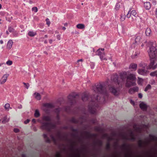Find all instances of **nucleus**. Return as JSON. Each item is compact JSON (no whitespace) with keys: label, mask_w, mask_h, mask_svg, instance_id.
<instances>
[{"label":"nucleus","mask_w":157,"mask_h":157,"mask_svg":"<svg viewBox=\"0 0 157 157\" xmlns=\"http://www.w3.org/2000/svg\"><path fill=\"white\" fill-rule=\"evenodd\" d=\"M130 103L133 105H135V103L132 100H130Z\"/></svg>","instance_id":"38"},{"label":"nucleus","mask_w":157,"mask_h":157,"mask_svg":"<svg viewBox=\"0 0 157 157\" xmlns=\"http://www.w3.org/2000/svg\"><path fill=\"white\" fill-rule=\"evenodd\" d=\"M45 43H47V41L46 40L45 41V42H44Z\"/></svg>","instance_id":"51"},{"label":"nucleus","mask_w":157,"mask_h":157,"mask_svg":"<svg viewBox=\"0 0 157 157\" xmlns=\"http://www.w3.org/2000/svg\"><path fill=\"white\" fill-rule=\"evenodd\" d=\"M76 27L79 29H83L85 28V25L82 24H79L76 25Z\"/></svg>","instance_id":"16"},{"label":"nucleus","mask_w":157,"mask_h":157,"mask_svg":"<svg viewBox=\"0 0 157 157\" xmlns=\"http://www.w3.org/2000/svg\"><path fill=\"white\" fill-rule=\"evenodd\" d=\"M149 44L151 46V47H155L154 46L155 45H156L155 42L150 41L149 42Z\"/></svg>","instance_id":"25"},{"label":"nucleus","mask_w":157,"mask_h":157,"mask_svg":"<svg viewBox=\"0 0 157 157\" xmlns=\"http://www.w3.org/2000/svg\"><path fill=\"white\" fill-rule=\"evenodd\" d=\"M29 119H27L26 121H24V123L25 124H27L29 122Z\"/></svg>","instance_id":"37"},{"label":"nucleus","mask_w":157,"mask_h":157,"mask_svg":"<svg viewBox=\"0 0 157 157\" xmlns=\"http://www.w3.org/2000/svg\"><path fill=\"white\" fill-rule=\"evenodd\" d=\"M24 84L25 85V87L27 89H28L29 86V84L28 83H24Z\"/></svg>","instance_id":"32"},{"label":"nucleus","mask_w":157,"mask_h":157,"mask_svg":"<svg viewBox=\"0 0 157 157\" xmlns=\"http://www.w3.org/2000/svg\"><path fill=\"white\" fill-rule=\"evenodd\" d=\"M104 50V48H102L101 50L99 49L97 51V54L100 56L101 60H107V59L105 57Z\"/></svg>","instance_id":"4"},{"label":"nucleus","mask_w":157,"mask_h":157,"mask_svg":"<svg viewBox=\"0 0 157 157\" xmlns=\"http://www.w3.org/2000/svg\"><path fill=\"white\" fill-rule=\"evenodd\" d=\"M121 32L122 33H125V31L124 29L123 28H122V29H121Z\"/></svg>","instance_id":"34"},{"label":"nucleus","mask_w":157,"mask_h":157,"mask_svg":"<svg viewBox=\"0 0 157 157\" xmlns=\"http://www.w3.org/2000/svg\"><path fill=\"white\" fill-rule=\"evenodd\" d=\"M140 108L143 110H145L147 107V105L143 102L141 103L140 104Z\"/></svg>","instance_id":"9"},{"label":"nucleus","mask_w":157,"mask_h":157,"mask_svg":"<svg viewBox=\"0 0 157 157\" xmlns=\"http://www.w3.org/2000/svg\"><path fill=\"white\" fill-rule=\"evenodd\" d=\"M94 90L97 94L101 93L103 90V87L101 85H98L94 87Z\"/></svg>","instance_id":"6"},{"label":"nucleus","mask_w":157,"mask_h":157,"mask_svg":"<svg viewBox=\"0 0 157 157\" xmlns=\"http://www.w3.org/2000/svg\"><path fill=\"white\" fill-rule=\"evenodd\" d=\"M4 107L6 110H8L10 108V104L8 103L6 104L4 106Z\"/></svg>","instance_id":"23"},{"label":"nucleus","mask_w":157,"mask_h":157,"mask_svg":"<svg viewBox=\"0 0 157 157\" xmlns=\"http://www.w3.org/2000/svg\"><path fill=\"white\" fill-rule=\"evenodd\" d=\"M150 75L152 76H157V71H155L150 73Z\"/></svg>","instance_id":"24"},{"label":"nucleus","mask_w":157,"mask_h":157,"mask_svg":"<svg viewBox=\"0 0 157 157\" xmlns=\"http://www.w3.org/2000/svg\"><path fill=\"white\" fill-rule=\"evenodd\" d=\"M32 10L35 12H36L38 11V9L36 7H34L32 8Z\"/></svg>","instance_id":"28"},{"label":"nucleus","mask_w":157,"mask_h":157,"mask_svg":"<svg viewBox=\"0 0 157 157\" xmlns=\"http://www.w3.org/2000/svg\"><path fill=\"white\" fill-rule=\"evenodd\" d=\"M45 125H47V126H48V125H48V124H43V125H42V128H44V126H45Z\"/></svg>","instance_id":"39"},{"label":"nucleus","mask_w":157,"mask_h":157,"mask_svg":"<svg viewBox=\"0 0 157 157\" xmlns=\"http://www.w3.org/2000/svg\"><path fill=\"white\" fill-rule=\"evenodd\" d=\"M126 15L125 14H122L121 15L120 20L121 21H124L125 19Z\"/></svg>","instance_id":"20"},{"label":"nucleus","mask_w":157,"mask_h":157,"mask_svg":"<svg viewBox=\"0 0 157 157\" xmlns=\"http://www.w3.org/2000/svg\"><path fill=\"white\" fill-rule=\"evenodd\" d=\"M62 29L63 30H65L66 29V28L64 27H63L62 28Z\"/></svg>","instance_id":"44"},{"label":"nucleus","mask_w":157,"mask_h":157,"mask_svg":"<svg viewBox=\"0 0 157 157\" xmlns=\"http://www.w3.org/2000/svg\"><path fill=\"white\" fill-rule=\"evenodd\" d=\"M9 120V118H7V116H6L3 118V120L2 121V123L3 124H5L8 122Z\"/></svg>","instance_id":"17"},{"label":"nucleus","mask_w":157,"mask_h":157,"mask_svg":"<svg viewBox=\"0 0 157 157\" xmlns=\"http://www.w3.org/2000/svg\"><path fill=\"white\" fill-rule=\"evenodd\" d=\"M97 100H98V98H97Z\"/></svg>","instance_id":"56"},{"label":"nucleus","mask_w":157,"mask_h":157,"mask_svg":"<svg viewBox=\"0 0 157 157\" xmlns=\"http://www.w3.org/2000/svg\"><path fill=\"white\" fill-rule=\"evenodd\" d=\"M6 63L9 65H11L12 64V62L11 60H9L6 62Z\"/></svg>","instance_id":"29"},{"label":"nucleus","mask_w":157,"mask_h":157,"mask_svg":"<svg viewBox=\"0 0 157 157\" xmlns=\"http://www.w3.org/2000/svg\"><path fill=\"white\" fill-rule=\"evenodd\" d=\"M8 76V74H5L2 77L1 79L0 80V83L1 84H2L6 82L7 78Z\"/></svg>","instance_id":"7"},{"label":"nucleus","mask_w":157,"mask_h":157,"mask_svg":"<svg viewBox=\"0 0 157 157\" xmlns=\"http://www.w3.org/2000/svg\"><path fill=\"white\" fill-rule=\"evenodd\" d=\"M34 95L37 100H39L41 99V96L39 94L36 93L34 94Z\"/></svg>","instance_id":"14"},{"label":"nucleus","mask_w":157,"mask_h":157,"mask_svg":"<svg viewBox=\"0 0 157 157\" xmlns=\"http://www.w3.org/2000/svg\"><path fill=\"white\" fill-rule=\"evenodd\" d=\"M156 16H157V10H156Z\"/></svg>","instance_id":"48"},{"label":"nucleus","mask_w":157,"mask_h":157,"mask_svg":"<svg viewBox=\"0 0 157 157\" xmlns=\"http://www.w3.org/2000/svg\"><path fill=\"white\" fill-rule=\"evenodd\" d=\"M151 67V68H153V69H154V68H154V67Z\"/></svg>","instance_id":"55"},{"label":"nucleus","mask_w":157,"mask_h":157,"mask_svg":"<svg viewBox=\"0 0 157 157\" xmlns=\"http://www.w3.org/2000/svg\"><path fill=\"white\" fill-rule=\"evenodd\" d=\"M136 42V43H139L141 41V38L140 36L137 37L135 39Z\"/></svg>","instance_id":"22"},{"label":"nucleus","mask_w":157,"mask_h":157,"mask_svg":"<svg viewBox=\"0 0 157 157\" xmlns=\"http://www.w3.org/2000/svg\"><path fill=\"white\" fill-rule=\"evenodd\" d=\"M80 61L82 62L83 61V59H78L77 61V62H80Z\"/></svg>","instance_id":"41"},{"label":"nucleus","mask_w":157,"mask_h":157,"mask_svg":"<svg viewBox=\"0 0 157 157\" xmlns=\"http://www.w3.org/2000/svg\"><path fill=\"white\" fill-rule=\"evenodd\" d=\"M32 122L35 123L36 122V120L35 119H33L32 120Z\"/></svg>","instance_id":"42"},{"label":"nucleus","mask_w":157,"mask_h":157,"mask_svg":"<svg viewBox=\"0 0 157 157\" xmlns=\"http://www.w3.org/2000/svg\"><path fill=\"white\" fill-rule=\"evenodd\" d=\"M1 19H0V24H1Z\"/></svg>","instance_id":"53"},{"label":"nucleus","mask_w":157,"mask_h":157,"mask_svg":"<svg viewBox=\"0 0 157 157\" xmlns=\"http://www.w3.org/2000/svg\"><path fill=\"white\" fill-rule=\"evenodd\" d=\"M34 116L36 117H38L40 116V113L38 110L36 109L35 110Z\"/></svg>","instance_id":"18"},{"label":"nucleus","mask_w":157,"mask_h":157,"mask_svg":"<svg viewBox=\"0 0 157 157\" xmlns=\"http://www.w3.org/2000/svg\"><path fill=\"white\" fill-rule=\"evenodd\" d=\"M87 98L86 96H84V97H82V99L83 101L87 100Z\"/></svg>","instance_id":"33"},{"label":"nucleus","mask_w":157,"mask_h":157,"mask_svg":"<svg viewBox=\"0 0 157 157\" xmlns=\"http://www.w3.org/2000/svg\"><path fill=\"white\" fill-rule=\"evenodd\" d=\"M139 54V53L136 52H134L133 53L132 55V58H136L137 56Z\"/></svg>","instance_id":"21"},{"label":"nucleus","mask_w":157,"mask_h":157,"mask_svg":"<svg viewBox=\"0 0 157 157\" xmlns=\"http://www.w3.org/2000/svg\"><path fill=\"white\" fill-rule=\"evenodd\" d=\"M142 94L141 93H139L138 94V97L139 98H141L142 97Z\"/></svg>","instance_id":"36"},{"label":"nucleus","mask_w":157,"mask_h":157,"mask_svg":"<svg viewBox=\"0 0 157 157\" xmlns=\"http://www.w3.org/2000/svg\"><path fill=\"white\" fill-rule=\"evenodd\" d=\"M137 65L134 63L131 64L129 66V68L135 71L137 68Z\"/></svg>","instance_id":"11"},{"label":"nucleus","mask_w":157,"mask_h":157,"mask_svg":"<svg viewBox=\"0 0 157 157\" xmlns=\"http://www.w3.org/2000/svg\"><path fill=\"white\" fill-rule=\"evenodd\" d=\"M144 7L147 10L150 9L151 7L150 3L149 2L145 3L144 4Z\"/></svg>","instance_id":"12"},{"label":"nucleus","mask_w":157,"mask_h":157,"mask_svg":"<svg viewBox=\"0 0 157 157\" xmlns=\"http://www.w3.org/2000/svg\"><path fill=\"white\" fill-rule=\"evenodd\" d=\"M0 42L1 44H2L3 43V41L2 40H1L0 41Z\"/></svg>","instance_id":"45"},{"label":"nucleus","mask_w":157,"mask_h":157,"mask_svg":"<svg viewBox=\"0 0 157 157\" xmlns=\"http://www.w3.org/2000/svg\"><path fill=\"white\" fill-rule=\"evenodd\" d=\"M141 47H143L144 46V45L143 44H142L141 45Z\"/></svg>","instance_id":"49"},{"label":"nucleus","mask_w":157,"mask_h":157,"mask_svg":"<svg viewBox=\"0 0 157 157\" xmlns=\"http://www.w3.org/2000/svg\"><path fill=\"white\" fill-rule=\"evenodd\" d=\"M13 44V42L12 40H9L7 42L6 46L7 48L9 49H10L12 47Z\"/></svg>","instance_id":"10"},{"label":"nucleus","mask_w":157,"mask_h":157,"mask_svg":"<svg viewBox=\"0 0 157 157\" xmlns=\"http://www.w3.org/2000/svg\"><path fill=\"white\" fill-rule=\"evenodd\" d=\"M49 41L50 43H52V40H49Z\"/></svg>","instance_id":"46"},{"label":"nucleus","mask_w":157,"mask_h":157,"mask_svg":"<svg viewBox=\"0 0 157 157\" xmlns=\"http://www.w3.org/2000/svg\"><path fill=\"white\" fill-rule=\"evenodd\" d=\"M146 35L147 36H150L151 35V31L149 28H147L145 31Z\"/></svg>","instance_id":"13"},{"label":"nucleus","mask_w":157,"mask_h":157,"mask_svg":"<svg viewBox=\"0 0 157 157\" xmlns=\"http://www.w3.org/2000/svg\"><path fill=\"white\" fill-rule=\"evenodd\" d=\"M60 155V153L59 152H57L56 153V157H59Z\"/></svg>","instance_id":"31"},{"label":"nucleus","mask_w":157,"mask_h":157,"mask_svg":"<svg viewBox=\"0 0 157 157\" xmlns=\"http://www.w3.org/2000/svg\"><path fill=\"white\" fill-rule=\"evenodd\" d=\"M151 63L152 64V63Z\"/></svg>","instance_id":"54"},{"label":"nucleus","mask_w":157,"mask_h":157,"mask_svg":"<svg viewBox=\"0 0 157 157\" xmlns=\"http://www.w3.org/2000/svg\"><path fill=\"white\" fill-rule=\"evenodd\" d=\"M83 3H82V5H83Z\"/></svg>","instance_id":"57"},{"label":"nucleus","mask_w":157,"mask_h":157,"mask_svg":"<svg viewBox=\"0 0 157 157\" xmlns=\"http://www.w3.org/2000/svg\"><path fill=\"white\" fill-rule=\"evenodd\" d=\"M2 7V5H1V4H0V9H1Z\"/></svg>","instance_id":"47"},{"label":"nucleus","mask_w":157,"mask_h":157,"mask_svg":"<svg viewBox=\"0 0 157 157\" xmlns=\"http://www.w3.org/2000/svg\"><path fill=\"white\" fill-rule=\"evenodd\" d=\"M148 53L151 59H154L157 56V50L155 47H151Z\"/></svg>","instance_id":"3"},{"label":"nucleus","mask_w":157,"mask_h":157,"mask_svg":"<svg viewBox=\"0 0 157 157\" xmlns=\"http://www.w3.org/2000/svg\"><path fill=\"white\" fill-rule=\"evenodd\" d=\"M119 83L117 81L116 82H114L113 83V86L111 87L109 90L113 94L115 95H118L120 94V91L119 90H117L115 87H118L117 85H119Z\"/></svg>","instance_id":"2"},{"label":"nucleus","mask_w":157,"mask_h":157,"mask_svg":"<svg viewBox=\"0 0 157 157\" xmlns=\"http://www.w3.org/2000/svg\"><path fill=\"white\" fill-rule=\"evenodd\" d=\"M46 141H47V142H49V140H46Z\"/></svg>","instance_id":"52"},{"label":"nucleus","mask_w":157,"mask_h":157,"mask_svg":"<svg viewBox=\"0 0 157 157\" xmlns=\"http://www.w3.org/2000/svg\"><path fill=\"white\" fill-rule=\"evenodd\" d=\"M151 88V86L150 85H148L146 87L144 90L145 91H147L148 90L150 89Z\"/></svg>","instance_id":"26"},{"label":"nucleus","mask_w":157,"mask_h":157,"mask_svg":"<svg viewBox=\"0 0 157 157\" xmlns=\"http://www.w3.org/2000/svg\"><path fill=\"white\" fill-rule=\"evenodd\" d=\"M46 21L47 24L48 25V26H49L50 24V21H49V19L48 18H47L46 19Z\"/></svg>","instance_id":"30"},{"label":"nucleus","mask_w":157,"mask_h":157,"mask_svg":"<svg viewBox=\"0 0 157 157\" xmlns=\"http://www.w3.org/2000/svg\"><path fill=\"white\" fill-rule=\"evenodd\" d=\"M143 81V80L142 78H138V83L139 84L141 85Z\"/></svg>","instance_id":"27"},{"label":"nucleus","mask_w":157,"mask_h":157,"mask_svg":"<svg viewBox=\"0 0 157 157\" xmlns=\"http://www.w3.org/2000/svg\"><path fill=\"white\" fill-rule=\"evenodd\" d=\"M14 131L15 132L17 133V132H18L19 131V130L18 129L16 128L14 129Z\"/></svg>","instance_id":"35"},{"label":"nucleus","mask_w":157,"mask_h":157,"mask_svg":"<svg viewBox=\"0 0 157 157\" xmlns=\"http://www.w3.org/2000/svg\"><path fill=\"white\" fill-rule=\"evenodd\" d=\"M136 79V77L135 75L133 74H130L127 77L126 86L129 87L131 86L135 85L136 84L135 82H131L130 81H133L135 80Z\"/></svg>","instance_id":"1"},{"label":"nucleus","mask_w":157,"mask_h":157,"mask_svg":"<svg viewBox=\"0 0 157 157\" xmlns=\"http://www.w3.org/2000/svg\"><path fill=\"white\" fill-rule=\"evenodd\" d=\"M138 88L137 87H135L133 88L130 89L128 91V92L130 94H134L135 92L138 91Z\"/></svg>","instance_id":"8"},{"label":"nucleus","mask_w":157,"mask_h":157,"mask_svg":"<svg viewBox=\"0 0 157 157\" xmlns=\"http://www.w3.org/2000/svg\"><path fill=\"white\" fill-rule=\"evenodd\" d=\"M36 34V32L33 31H29L28 33V35L31 36H35Z\"/></svg>","instance_id":"19"},{"label":"nucleus","mask_w":157,"mask_h":157,"mask_svg":"<svg viewBox=\"0 0 157 157\" xmlns=\"http://www.w3.org/2000/svg\"><path fill=\"white\" fill-rule=\"evenodd\" d=\"M57 38L59 40H60V35H58L57 36Z\"/></svg>","instance_id":"40"},{"label":"nucleus","mask_w":157,"mask_h":157,"mask_svg":"<svg viewBox=\"0 0 157 157\" xmlns=\"http://www.w3.org/2000/svg\"><path fill=\"white\" fill-rule=\"evenodd\" d=\"M0 121H1V120H0Z\"/></svg>","instance_id":"58"},{"label":"nucleus","mask_w":157,"mask_h":157,"mask_svg":"<svg viewBox=\"0 0 157 157\" xmlns=\"http://www.w3.org/2000/svg\"><path fill=\"white\" fill-rule=\"evenodd\" d=\"M43 136L44 138H45L47 137V135L46 134H44L43 135Z\"/></svg>","instance_id":"43"},{"label":"nucleus","mask_w":157,"mask_h":157,"mask_svg":"<svg viewBox=\"0 0 157 157\" xmlns=\"http://www.w3.org/2000/svg\"><path fill=\"white\" fill-rule=\"evenodd\" d=\"M137 16V13L135 10H130L127 15L128 18L131 17L132 19H133L134 17H136Z\"/></svg>","instance_id":"5"},{"label":"nucleus","mask_w":157,"mask_h":157,"mask_svg":"<svg viewBox=\"0 0 157 157\" xmlns=\"http://www.w3.org/2000/svg\"><path fill=\"white\" fill-rule=\"evenodd\" d=\"M138 73L140 75H144L146 73V72L143 69H139L138 70Z\"/></svg>","instance_id":"15"},{"label":"nucleus","mask_w":157,"mask_h":157,"mask_svg":"<svg viewBox=\"0 0 157 157\" xmlns=\"http://www.w3.org/2000/svg\"><path fill=\"white\" fill-rule=\"evenodd\" d=\"M45 37H48V36L47 35H45Z\"/></svg>","instance_id":"50"}]
</instances>
